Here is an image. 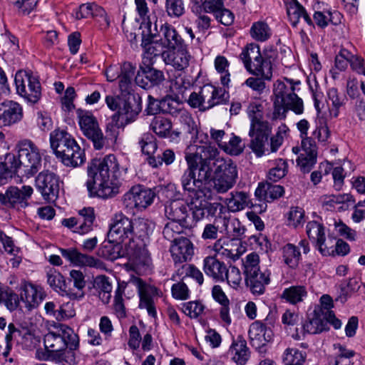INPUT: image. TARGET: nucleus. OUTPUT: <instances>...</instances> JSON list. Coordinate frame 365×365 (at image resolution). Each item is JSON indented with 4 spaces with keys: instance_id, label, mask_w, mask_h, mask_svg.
Returning <instances> with one entry per match:
<instances>
[{
    "instance_id": "f257e3e1",
    "label": "nucleus",
    "mask_w": 365,
    "mask_h": 365,
    "mask_svg": "<svg viewBox=\"0 0 365 365\" xmlns=\"http://www.w3.org/2000/svg\"><path fill=\"white\" fill-rule=\"evenodd\" d=\"M207 149L205 145L198 146L195 152L187 153L185 157L187 168L183 172L180 182L183 190L191 199L189 212L192 211L190 218L192 223L187 226L188 230L195 227L206 215L202 198L210 195L207 185L210 182L213 169L212 159L205 152Z\"/></svg>"
},
{
    "instance_id": "f03ea898",
    "label": "nucleus",
    "mask_w": 365,
    "mask_h": 365,
    "mask_svg": "<svg viewBox=\"0 0 365 365\" xmlns=\"http://www.w3.org/2000/svg\"><path fill=\"white\" fill-rule=\"evenodd\" d=\"M135 70V64L130 61H124L120 65L116 78L120 93L115 96V126L118 128H123L135 121L142 110L141 97L132 91Z\"/></svg>"
},
{
    "instance_id": "7ed1b4c3",
    "label": "nucleus",
    "mask_w": 365,
    "mask_h": 365,
    "mask_svg": "<svg viewBox=\"0 0 365 365\" xmlns=\"http://www.w3.org/2000/svg\"><path fill=\"white\" fill-rule=\"evenodd\" d=\"M87 174L88 179L86 185L91 197H112L114 193V155L92 159L88 164Z\"/></svg>"
},
{
    "instance_id": "20e7f679",
    "label": "nucleus",
    "mask_w": 365,
    "mask_h": 365,
    "mask_svg": "<svg viewBox=\"0 0 365 365\" xmlns=\"http://www.w3.org/2000/svg\"><path fill=\"white\" fill-rule=\"evenodd\" d=\"M288 128L282 124L278 128L275 135L271 136L272 128L268 121L255 120L250 123L248 147L257 158L266 153H276L284 141V135Z\"/></svg>"
},
{
    "instance_id": "39448f33",
    "label": "nucleus",
    "mask_w": 365,
    "mask_h": 365,
    "mask_svg": "<svg viewBox=\"0 0 365 365\" xmlns=\"http://www.w3.org/2000/svg\"><path fill=\"white\" fill-rule=\"evenodd\" d=\"M51 148L66 167L77 168L86 160L85 150L65 130L55 129L50 133Z\"/></svg>"
},
{
    "instance_id": "423d86ee",
    "label": "nucleus",
    "mask_w": 365,
    "mask_h": 365,
    "mask_svg": "<svg viewBox=\"0 0 365 365\" xmlns=\"http://www.w3.org/2000/svg\"><path fill=\"white\" fill-rule=\"evenodd\" d=\"M245 68L262 74L265 78L272 76L273 63L277 58V51L273 46H267L261 53L258 44H247L240 55Z\"/></svg>"
},
{
    "instance_id": "0eeeda50",
    "label": "nucleus",
    "mask_w": 365,
    "mask_h": 365,
    "mask_svg": "<svg viewBox=\"0 0 365 365\" xmlns=\"http://www.w3.org/2000/svg\"><path fill=\"white\" fill-rule=\"evenodd\" d=\"M289 81V87L284 83H279L274 90V115L277 118H285L289 110L297 115L302 114L304 112L303 101L294 93L293 80Z\"/></svg>"
},
{
    "instance_id": "6e6552de",
    "label": "nucleus",
    "mask_w": 365,
    "mask_h": 365,
    "mask_svg": "<svg viewBox=\"0 0 365 365\" xmlns=\"http://www.w3.org/2000/svg\"><path fill=\"white\" fill-rule=\"evenodd\" d=\"M46 349L59 355L60 361L63 359V351L66 349L76 350L79 346L78 336L68 326L61 325L54 331H49L43 336Z\"/></svg>"
},
{
    "instance_id": "1a4fd4ad",
    "label": "nucleus",
    "mask_w": 365,
    "mask_h": 365,
    "mask_svg": "<svg viewBox=\"0 0 365 365\" xmlns=\"http://www.w3.org/2000/svg\"><path fill=\"white\" fill-rule=\"evenodd\" d=\"M132 220L120 213L115 215V259L137 256L136 245L131 240Z\"/></svg>"
},
{
    "instance_id": "9d476101",
    "label": "nucleus",
    "mask_w": 365,
    "mask_h": 365,
    "mask_svg": "<svg viewBox=\"0 0 365 365\" xmlns=\"http://www.w3.org/2000/svg\"><path fill=\"white\" fill-rule=\"evenodd\" d=\"M259 257L255 252L247 255L244 262V273L247 286L255 295L264 293L266 286L270 282V272L268 270L261 272Z\"/></svg>"
},
{
    "instance_id": "9b49d317",
    "label": "nucleus",
    "mask_w": 365,
    "mask_h": 365,
    "mask_svg": "<svg viewBox=\"0 0 365 365\" xmlns=\"http://www.w3.org/2000/svg\"><path fill=\"white\" fill-rule=\"evenodd\" d=\"M150 24V21L147 23L148 29H145L144 32L145 35H151V38L155 44L169 51L182 48L185 44L183 38L171 24L168 23L161 24L158 29V21H155L153 25Z\"/></svg>"
},
{
    "instance_id": "f8f14e48",
    "label": "nucleus",
    "mask_w": 365,
    "mask_h": 365,
    "mask_svg": "<svg viewBox=\"0 0 365 365\" xmlns=\"http://www.w3.org/2000/svg\"><path fill=\"white\" fill-rule=\"evenodd\" d=\"M14 340L17 344L21 345L23 349H34L40 343V338L35 336L27 329H17L14 324L8 326V333L5 336L6 346L1 354L6 361L13 362L14 359L9 356L12 348L11 341Z\"/></svg>"
},
{
    "instance_id": "ddd939ff",
    "label": "nucleus",
    "mask_w": 365,
    "mask_h": 365,
    "mask_svg": "<svg viewBox=\"0 0 365 365\" xmlns=\"http://www.w3.org/2000/svg\"><path fill=\"white\" fill-rule=\"evenodd\" d=\"M76 114L83 135L93 143L96 150L102 149L106 145V138L93 113L91 111L78 109Z\"/></svg>"
},
{
    "instance_id": "4468645a",
    "label": "nucleus",
    "mask_w": 365,
    "mask_h": 365,
    "mask_svg": "<svg viewBox=\"0 0 365 365\" xmlns=\"http://www.w3.org/2000/svg\"><path fill=\"white\" fill-rule=\"evenodd\" d=\"M18 147L25 175L28 178L34 175L41 168L42 160L38 148L28 139L21 140Z\"/></svg>"
},
{
    "instance_id": "2eb2a0df",
    "label": "nucleus",
    "mask_w": 365,
    "mask_h": 365,
    "mask_svg": "<svg viewBox=\"0 0 365 365\" xmlns=\"http://www.w3.org/2000/svg\"><path fill=\"white\" fill-rule=\"evenodd\" d=\"M155 197V192L143 185L133 186L123 197L121 202L124 207L133 211H142L149 207Z\"/></svg>"
},
{
    "instance_id": "dca6fc26",
    "label": "nucleus",
    "mask_w": 365,
    "mask_h": 365,
    "mask_svg": "<svg viewBox=\"0 0 365 365\" xmlns=\"http://www.w3.org/2000/svg\"><path fill=\"white\" fill-rule=\"evenodd\" d=\"M34 193L30 185L21 187L11 185L7 187L5 192H0V205L7 209L20 210L29 206V200Z\"/></svg>"
},
{
    "instance_id": "f3484780",
    "label": "nucleus",
    "mask_w": 365,
    "mask_h": 365,
    "mask_svg": "<svg viewBox=\"0 0 365 365\" xmlns=\"http://www.w3.org/2000/svg\"><path fill=\"white\" fill-rule=\"evenodd\" d=\"M17 93L27 101L36 103L41 98L38 79L29 73L17 72L14 78Z\"/></svg>"
},
{
    "instance_id": "a211bd4d",
    "label": "nucleus",
    "mask_w": 365,
    "mask_h": 365,
    "mask_svg": "<svg viewBox=\"0 0 365 365\" xmlns=\"http://www.w3.org/2000/svg\"><path fill=\"white\" fill-rule=\"evenodd\" d=\"M60 178L48 170L40 172L35 179V186L43 200L54 202L58 197Z\"/></svg>"
},
{
    "instance_id": "6ab92c4d",
    "label": "nucleus",
    "mask_w": 365,
    "mask_h": 365,
    "mask_svg": "<svg viewBox=\"0 0 365 365\" xmlns=\"http://www.w3.org/2000/svg\"><path fill=\"white\" fill-rule=\"evenodd\" d=\"M153 61L146 57L140 65L143 75L138 71L135 77L136 84L145 90L160 86L165 79L163 72L153 68Z\"/></svg>"
},
{
    "instance_id": "aec40b11",
    "label": "nucleus",
    "mask_w": 365,
    "mask_h": 365,
    "mask_svg": "<svg viewBox=\"0 0 365 365\" xmlns=\"http://www.w3.org/2000/svg\"><path fill=\"white\" fill-rule=\"evenodd\" d=\"M59 252L62 257L68 262L76 267H90L104 269V264L99 259L80 252L76 248H60Z\"/></svg>"
},
{
    "instance_id": "412c9836",
    "label": "nucleus",
    "mask_w": 365,
    "mask_h": 365,
    "mask_svg": "<svg viewBox=\"0 0 365 365\" xmlns=\"http://www.w3.org/2000/svg\"><path fill=\"white\" fill-rule=\"evenodd\" d=\"M20 291L21 299L25 303L26 307L29 310L38 307L46 296L41 286L27 281L21 282Z\"/></svg>"
},
{
    "instance_id": "4be33fe9",
    "label": "nucleus",
    "mask_w": 365,
    "mask_h": 365,
    "mask_svg": "<svg viewBox=\"0 0 365 365\" xmlns=\"http://www.w3.org/2000/svg\"><path fill=\"white\" fill-rule=\"evenodd\" d=\"M165 214L171 222L180 223L185 229L192 223L190 218L189 205L182 201L173 200L166 205Z\"/></svg>"
},
{
    "instance_id": "5701e85b",
    "label": "nucleus",
    "mask_w": 365,
    "mask_h": 365,
    "mask_svg": "<svg viewBox=\"0 0 365 365\" xmlns=\"http://www.w3.org/2000/svg\"><path fill=\"white\" fill-rule=\"evenodd\" d=\"M271 327H267L260 321L252 323L249 329V336L252 346L256 349H260L273 338Z\"/></svg>"
},
{
    "instance_id": "b1692460",
    "label": "nucleus",
    "mask_w": 365,
    "mask_h": 365,
    "mask_svg": "<svg viewBox=\"0 0 365 365\" xmlns=\"http://www.w3.org/2000/svg\"><path fill=\"white\" fill-rule=\"evenodd\" d=\"M202 98L205 102L202 111H205L216 106L225 104L227 101L228 94L222 88L207 84L202 86Z\"/></svg>"
},
{
    "instance_id": "393cba45",
    "label": "nucleus",
    "mask_w": 365,
    "mask_h": 365,
    "mask_svg": "<svg viewBox=\"0 0 365 365\" xmlns=\"http://www.w3.org/2000/svg\"><path fill=\"white\" fill-rule=\"evenodd\" d=\"M170 251L175 264L190 260L194 255L193 245L187 237H182L172 243Z\"/></svg>"
},
{
    "instance_id": "a878e982",
    "label": "nucleus",
    "mask_w": 365,
    "mask_h": 365,
    "mask_svg": "<svg viewBox=\"0 0 365 365\" xmlns=\"http://www.w3.org/2000/svg\"><path fill=\"white\" fill-rule=\"evenodd\" d=\"M227 265L220 260L217 255H209L202 261V270L212 280L217 282H223Z\"/></svg>"
},
{
    "instance_id": "bb28decb",
    "label": "nucleus",
    "mask_w": 365,
    "mask_h": 365,
    "mask_svg": "<svg viewBox=\"0 0 365 365\" xmlns=\"http://www.w3.org/2000/svg\"><path fill=\"white\" fill-rule=\"evenodd\" d=\"M306 232L310 240L315 244L319 252L327 256L330 254L329 247L324 245L326 240L324 227L317 221H310L306 226Z\"/></svg>"
},
{
    "instance_id": "cd10ccee",
    "label": "nucleus",
    "mask_w": 365,
    "mask_h": 365,
    "mask_svg": "<svg viewBox=\"0 0 365 365\" xmlns=\"http://www.w3.org/2000/svg\"><path fill=\"white\" fill-rule=\"evenodd\" d=\"M190 56L188 54L186 44L182 48L163 53V60L166 65H170L178 71H182L189 65Z\"/></svg>"
},
{
    "instance_id": "c85d7f7f",
    "label": "nucleus",
    "mask_w": 365,
    "mask_h": 365,
    "mask_svg": "<svg viewBox=\"0 0 365 365\" xmlns=\"http://www.w3.org/2000/svg\"><path fill=\"white\" fill-rule=\"evenodd\" d=\"M228 354L237 365H245L250 359V352L247 341L242 335L232 340Z\"/></svg>"
},
{
    "instance_id": "c756f323",
    "label": "nucleus",
    "mask_w": 365,
    "mask_h": 365,
    "mask_svg": "<svg viewBox=\"0 0 365 365\" xmlns=\"http://www.w3.org/2000/svg\"><path fill=\"white\" fill-rule=\"evenodd\" d=\"M284 193V187L271 182H259L255 192V195L259 201L271 202Z\"/></svg>"
},
{
    "instance_id": "7c9ffc66",
    "label": "nucleus",
    "mask_w": 365,
    "mask_h": 365,
    "mask_svg": "<svg viewBox=\"0 0 365 365\" xmlns=\"http://www.w3.org/2000/svg\"><path fill=\"white\" fill-rule=\"evenodd\" d=\"M4 110L0 113V128L9 126L19 122L23 118V109L20 104L14 101L4 103Z\"/></svg>"
},
{
    "instance_id": "2f4dec72",
    "label": "nucleus",
    "mask_w": 365,
    "mask_h": 365,
    "mask_svg": "<svg viewBox=\"0 0 365 365\" xmlns=\"http://www.w3.org/2000/svg\"><path fill=\"white\" fill-rule=\"evenodd\" d=\"M77 220L78 225L73 232L80 235H86L93 230L96 221L95 210L92 207H85L78 211Z\"/></svg>"
},
{
    "instance_id": "473e14b6",
    "label": "nucleus",
    "mask_w": 365,
    "mask_h": 365,
    "mask_svg": "<svg viewBox=\"0 0 365 365\" xmlns=\"http://www.w3.org/2000/svg\"><path fill=\"white\" fill-rule=\"evenodd\" d=\"M47 282L49 286L61 296L71 297L73 293L66 282L64 277L57 270L50 269L47 272Z\"/></svg>"
},
{
    "instance_id": "72a5a7b5",
    "label": "nucleus",
    "mask_w": 365,
    "mask_h": 365,
    "mask_svg": "<svg viewBox=\"0 0 365 365\" xmlns=\"http://www.w3.org/2000/svg\"><path fill=\"white\" fill-rule=\"evenodd\" d=\"M90 16L101 17L103 21L101 26H103L105 28L108 27L110 24V22L106 16V11L101 6L95 3H87L81 4L79 6L78 11L76 13V18L82 19L88 18Z\"/></svg>"
},
{
    "instance_id": "f704fd0d",
    "label": "nucleus",
    "mask_w": 365,
    "mask_h": 365,
    "mask_svg": "<svg viewBox=\"0 0 365 365\" xmlns=\"http://www.w3.org/2000/svg\"><path fill=\"white\" fill-rule=\"evenodd\" d=\"M215 165V175H222V178L236 182L237 178V165L231 159H217Z\"/></svg>"
},
{
    "instance_id": "c9c22d12",
    "label": "nucleus",
    "mask_w": 365,
    "mask_h": 365,
    "mask_svg": "<svg viewBox=\"0 0 365 365\" xmlns=\"http://www.w3.org/2000/svg\"><path fill=\"white\" fill-rule=\"evenodd\" d=\"M329 329L327 325V322L324 320L323 316L314 309L312 318L307 320L302 324L303 334H317L322 331H328Z\"/></svg>"
},
{
    "instance_id": "e433bc0d",
    "label": "nucleus",
    "mask_w": 365,
    "mask_h": 365,
    "mask_svg": "<svg viewBox=\"0 0 365 365\" xmlns=\"http://www.w3.org/2000/svg\"><path fill=\"white\" fill-rule=\"evenodd\" d=\"M172 126L170 120L161 116H155L150 125L152 130L160 138L179 137L180 133L172 131Z\"/></svg>"
},
{
    "instance_id": "4c0bfd02",
    "label": "nucleus",
    "mask_w": 365,
    "mask_h": 365,
    "mask_svg": "<svg viewBox=\"0 0 365 365\" xmlns=\"http://www.w3.org/2000/svg\"><path fill=\"white\" fill-rule=\"evenodd\" d=\"M158 294V289L153 286L145 287L140 292L139 307L146 309L148 314L152 317H155L157 315L153 297Z\"/></svg>"
},
{
    "instance_id": "58836bf2",
    "label": "nucleus",
    "mask_w": 365,
    "mask_h": 365,
    "mask_svg": "<svg viewBox=\"0 0 365 365\" xmlns=\"http://www.w3.org/2000/svg\"><path fill=\"white\" fill-rule=\"evenodd\" d=\"M226 198L227 208L232 212H238L249 206L250 201L249 195L243 191H233Z\"/></svg>"
},
{
    "instance_id": "ea45409f",
    "label": "nucleus",
    "mask_w": 365,
    "mask_h": 365,
    "mask_svg": "<svg viewBox=\"0 0 365 365\" xmlns=\"http://www.w3.org/2000/svg\"><path fill=\"white\" fill-rule=\"evenodd\" d=\"M93 287L98 292L100 299L104 304H108L111 298L113 289L112 283L108 277L105 275L97 276L94 279Z\"/></svg>"
},
{
    "instance_id": "a19ab883",
    "label": "nucleus",
    "mask_w": 365,
    "mask_h": 365,
    "mask_svg": "<svg viewBox=\"0 0 365 365\" xmlns=\"http://www.w3.org/2000/svg\"><path fill=\"white\" fill-rule=\"evenodd\" d=\"M141 46L145 48V53L143 55V61L147 57L150 58L151 61L153 57L161 56L163 57V53H168V51H165V48H162L159 45L155 44L151 35H145L144 31L142 30V43Z\"/></svg>"
},
{
    "instance_id": "79ce46f5",
    "label": "nucleus",
    "mask_w": 365,
    "mask_h": 365,
    "mask_svg": "<svg viewBox=\"0 0 365 365\" xmlns=\"http://www.w3.org/2000/svg\"><path fill=\"white\" fill-rule=\"evenodd\" d=\"M307 296L306 287L302 285L291 286L284 289L281 298L291 304H297Z\"/></svg>"
},
{
    "instance_id": "37998d69",
    "label": "nucleus",
    "mask_w": 365,
    "mask_h": 365,
    "mask_svg": "<svg viewBox=\"0 0 365 365\" xmlns=\"http://www.w3.org/2000/svg\"><path fill=\"white\" fill-rule=\"evenodd\" d=\"M282 250L284 262L292 269L297 268L301 259L299 248L294 244L288 243L282 247Z\"/></svg>"
},
{
    "instance_id": "c03bdc74",
    "label": "nucleus",
    "mask_w": 365,
    "mask_h": 365,
    "mask_svg": "<svg viewBox=\"0 0 365 365\" xmlns=\"http://www.w3.org/2000/svg\"><path fill=\"white\" fill-rule=\"evenodd\" d=\"M245 69L250 74L255 76L249 77L245 81L244 84L259 95L263 93L267 89L265 81H270L272 78V76H270L269 78H265V77L262 74H257L255 73L254 71H252L247 68H245Z\"/></svg>"
},
{
    "instance_id": "a18cd8bd",
    "label": "nucleus",
    "mask_w": 365,
    "mask_h": 365,
    "mask_svg": "<svg viewBox=\"0 0 365 365\" xmlns=\"http://www.w3.org/2000/svg\"><path fill=\"white\" fill-rule=\"evenodd\" d=\"M250 35L257 41L264 42L272 36V29L264 21H257L250 28Z\"/></svg>"
},
{
    "instance_id": "49530a36",
    "label": "nucleus",
    "mask_w": 365,
    "mask_h": 365,
    "mask_svg": "<svg viewBox=\"0 0 365 365\" xmlns=\"http://www.w3.org/2000/svg\"><path fill=\"white\" fill-rule=\"evenodd\" d=\"M131 240L133 237L143 240L152 232L151 223L144 218H137L132 220Z\"/></svg>"
},
{
    "instance_id": "de8ad7c7",
    "label": "nucleus",
    "mask_w": 365,
    "mask_h": 365,
    "mask_svg": "<svg viewBox=\"0 0 365 365\" xmlns=\"http://www.w3.org/2000/svg\"><path fill=\"white\" fill-rule=\"evenodd\" d=\"M136 11L142 19L140 24V29L144 31L148 29L147 23L149 21L153 25L155 21H158V17L155 15L150 14L149 9L145 0H135Z\"/></svg>"
},
{
    "instance_id": "09e8293b",
    "label": "nucleus",
    "mask_w": 365,
    "mask_h": 365,
    "mask_svg": "<svg viewBox=\"0 0 365 365\" xmlns=\"http://www.w3.org/2000/svg\"><path fill=\"white\" fill-rule=\"evenodd\" d=\"M306 359V352L296 348L286 349L282 356V361L284 365H302Z\"/></svg>"
},
{
    "instance_id": "8fccbe9b",
    "label": "nucleus",
    "mask_w": 365,
    "mask_h": 365,
    "mask_svg": "<svg viewBox=\"0 0 365 365\" xmlns=\"http://www.w3.org/2000/svg\"><path fill=\"white\" fill-rule=\"evenodd\" d=\"M328 101L331 103L332 115L334 118L339 115V108L345 105L347 100L346 96L339 93L335 88H331L327 91Z\"/></svg>"
},
{
    "instance_id": "3c124183",
    "label": "nucleus",
    "mask_w": 365,
    "mask_h": 365,
    "mask_svg": "<svg viewBox=\"0 0 365 365\" xmlns=\"http://www.w3.org/2000/svg\"><path fill=\"white\" fill-rule=\"evenodd\" d=\"M0 166L6 172L9 173L11 177L18 173L21 169H23L21 164V159L18 155L14 153H8L5 155L4 160L0 164Z\"/></svg>"
},
{
    "instance_id": "603ef678",
    "label": "nucleus",
    "mask_w": 365,
    "mask_h": 365,
    "mask_svg": "<svg viewBox=\"0 0 365 365\" xmlns=\"http://www.w3.org/2000/svg\"><path fill=\"white\" fill-rule=\"evenodd\" d=\"M113 227L114 222L109 225L107 240L102 243L101 247L98 250L99 256L111 262L114 261V240L112 239V229Z\"/></svg>"
},
{
    "instance_id": "864d4df0",
    "label": "nucleus",
    "mask_w": 365,
    "mask_h": 365,
    "mask_svg": "<svg viewBox=\"0 0 365 365\" xmlns=\"http://www.w3.org/2000/svg\"><path fill=\"white\" fill-rule=\"evenodd\" d=\"M142 153L148 157H154L153 154L158 148L155 137L150 133H145L140 137L138 142Z\"/></svg>"
},
{
    "instance_id": "5fc2aeb1",
    "label": "nucleus",
    "mask_w": 365,
    "mask_h": 365,
    "mask_svg": "<svg viewBox=\"0 0 365 365\" xmlns=\"http://www.w3.org/2000/svg\"><path fill=\"white\" fill-rule=\"evenodd\" d=\"M165 11L172 19L180 18L185 13L184 0H165Z\"/></svg>"
},
{
    "instance_id": "6e6d98bb",
    "label": "nucleus",
    "mask_w": 365,
    "mask_h": 365,
    "mask_svg": "<svg viewBox=\"0 0 365 365\" xmlns=\"http://www.w3.org/2000/svg\"><path fill=\"white\" fill-rule=\"evenodd\" d=\"M359 289V280L356 277L349 278L346 283L340 285V294L336 298V301L345 303L352 292H357Z\"/></svg>"
},
{
    "instance_id": "4d7b16f0",
    "label": "nucleus",
    "mask_w": 365,
    "mask_h": 365,
    "mask_svg": "<svg viewBox=\"0 0 365 365\" xmlns=\"http://www.w3.org/2000/svg\"><path fill=\"white\" fill-rule=\"evenodd\" d=\"M21 301V297H19V294L8 286L1 300V304H3L10 312H14L19 309Z\"/></svg>"
},
{
    "instance_id": "13d9d810",
    "label": "nucleus",
    "mask_w": 365,
    "mask_h": 365,
    "mask_svg": "<svg viewBox=\"0 0 365 365\" xmlns=\"http://www.w3.org/2000/svg\"><path fill=\"white\" fill-rule=\"evenodd\" d=\"M175 160V152L171 149H166L161 156L150 157L147 158L148 163L153 168H158L164 163L166 165H171Z\"/></svg>"
},
{
    "instance_id": "bf43d9fd",
    "label": "nucleus",
    "mask_w": 365,
    "mask_h": 365,
    "mask_svg": "<svg viewBox=\"0 0 365 365\" xmlns=\"http://www.w3.org/2000/svg\"><path fill=\"white\" fill-rule=\"evenodd\" d=\"M183 110L182 104L173 98L168 97L161 100V112L177 117Z\"/></svg>"
},
{
    "instance_id": "052dcab7",
    "label": "nucleus",
    "mask_w": 365,
    "mask_h": 365,
    "mask_svg": "<svg viewBox=\"0 0 365 365\" xmlns=\"http://www.w3.org/2000/svg\"><path fill=\"white\" fill-rule=\"evenodd\" d=\"M183 229L185 228L180 223L170 222L164 227L163 235L165 239L173 243L180 237L179 235L183 232Z\"/></svg>"
},
{
    "instance_id": "680f3d73",
    "label": "nucleus",
    "mask_w": 365,
    "mask_h": 365,
    "mask_svg": "<svg viewBox=\"0 0 365 365\" xmlns=\"http://www.w3.org/2000/svg\"><path fill=\"white\" fill-rule=\"evenodd\" d=\"M195 4L199 6L204 13H210L214 16L222 9L224 0H193Z\"/></svg>"
},
{
    "instance_id": "e2e57ef3",
    "label": "nucleus",
    "mask_w": 365,
    "mask_h": 365,
    "mask_svg": "<svg viewBox=\"0 0 365 365\" xmlns=\"http://www.w3.org/2000/svg\"><path fill=\"white\" fill-rule=\"evenodd\" d=\"M176 118H178L179 122L187 133L191 135H195L197 133L196 123L188 111L183 109Z\"/></svg>"
},
{
    "instance_id": "0e129e2a",
    "label": "nucleus",
    "mask_w": 365,
    "mask_h": 365,
    "mask_svg": "<svg viewBox=\"0 0 365 365\" xmlns=\"http://www.w3.org/2000/svg\"><path fill=\"white\" fill-rule=\"evenodd\" d=\"M204 305L198 301H191L182 304L181 309L190 318H197L203 312Z\"/></svg>"
},
{
    "instance_id": "69168bd1",
    "label": "nucleus",
    "mask_w": 365,
    "mask_h": 365,
    "mask_svg": "<svg viewBox=\"0 0 365 365\" xmlns=\"http://www.w3.org/2000/svg\"><path fill=\"white\" fill-rule=\"evenodd\" d=\"M305 9L297 0H292L287 8V15L294 26L297 24Z\"/></svg>"
},
{
    "instance_id": "338daca9",
    "label": "nucleus",
    "mask_w": 365,
    "mask_h": 365,
    "mask_svg": "<svg viewBox=\"0 0 365 365\" xmlns=\"http://www.w3.org/2000/svg\"><path fill=\"white\" fill-rule=\"evenodd\" d=\"M236 182L222 178V175H215L212 179L213 190L217 193H225L231 189Z\"/></svg>"
},
{
    "instance_id": "774afa93",
    "label": "nucleus",
    "mask_w": 365,
    "mask_h": 365,
    "mask_svg": "<svg viewBox=\"0 0 365 365\" xmlns=\"http://www.w3.org/2000/svg\"><path fill=\"white\" fill-rule=\"evenodd\" d=\"M242 280L241 273L236 267H227L225 276L223 277V282L227 281V283L232 287H237Z\"/></svg>"
}]
</instances>
